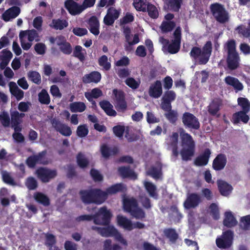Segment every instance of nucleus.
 <instances>
[{
	"mask_svg": "<svg viewBox=\"0 0 250 250\" xmlns=\"http://www.w3.org/2000/svg\"><path fill=\"white\" fill-rule=\"evenodd\" d=\"M47 152L46 150L42 151L37 154L34 155L37 164L46 165L48 164L47 160L46 159Z\"/></svg>",
	"mask_w": 250,
	"mask_h": 250,
	"instance_id": "obj_46",
	"label": "nucleus"
},
{
	"mask_svg": "<svg viewBox=\"0 0 250 250\" xmlns=\"http://www.w3.org/2000/svg\"><path fill=\"white\" fill-rule=\"evenodd\" d=\"M202 201L201 197L198 193H189L184 203V206L186 209L194 208L198 206Z\"/></svg>",
	"mask_w": 250,
	"mask_h": 250,
	"instance_id": "obj_14",
	"label": "nucleus"
},
{
	"mask_svg": "<svg viewBox=\"0 0 250 250\" xmlns=\"http://www.w3.org/2000/svg\"><path fill=\"white\" fill-rule=\"evenodd\" d=\"M164 236L168 239L172 244H175L179 238V235L175 229L173 228H167L164 229Z\"/></svg>",
	"mask_w": 250,
	"mask_h": 250,
	"instance_id": "obj_28",
	"label": "nucleus"
},
{
	"mask_svg": "<svg viewBox=\"0 0 250 250\" xmlns=\"http://www.w3.org/2000/svg\"><path fill=\"white\" fill-rule=\"evenodd\" d=\"M68 23L65 20L53 19L50 26L56 30H62L65 27H67Z\"/></svg>",
	"mask_w": 250,
	"mask_h": 250,
	"instance_id": "obj_37",
	"label": "nucleus"
},
{
	"mask_svg": "<svg viewBox=\"0 0 250 250\" xmlns=\"http://www.w3.org/2000/svg\"><path fill=\"white\" fill-rule=\"evenodd\" d=\"M182 120L184 126L187 128L198 130L200 127L198 119L189 112H185L183 114Z\"/></svg>",
	"mask_w": 250,
	"mask_h": 250,
	"instance_id": "obj_11",
	"label": "nucleus"
},
{
	"mask_svg": "<svg viewBox=\"0 0 250 250\" xmlns=\"http://www.w3.org/2000/svg\"><path fill=\"white\" fill-rule=\"evenodd\" d=\"M223 104L222 100L219 98H215L212 100L208 106V111L211 116H219L218 113L219 112L221 107Z\"/></svg>",
	"mask_w": 250,
	"mask_h": 250,
	"instance_id": "obj_16",
	"label": "nucleus"
},
{
	"mask_svg": "<svg viewBox=\"0 0 250 250\" xmlns=\"http://www.w3.org/2000/svg\"><path fill=\"white\" fill-rule=\"evenodd\" d=\"M34 198L38 203L45 207L48 206L50 205V200L49 198L42 192H36L34 195Z\"/></svg>",
	"mask_w": 250,
	"mask_h": 250,
	"instance_id": "obj_36",
	"label": "nucleus"
},
{
	"mask_svg": "<svg viewBox=\"0 0 250 250\" xmlns=\"http://www.w3.org/2000/svg\"><path fill=\"white\" fill-rule=\"evenodd\" d=\"M224 81L227 84L233 87L236 91H241L243 89V84L237 78L228 76L225 78Z\"/></svg>",
	"mask_w": 250,
	"mask_h": 250,
	"instance_id": "obj_26",
	"label": "nucleus"
},
{
	"mask_svg": "<svg viewBox=\"0 0 250 250\" xmlns=\"http://www.w3.org/2000/svg\"><path fill=\"white\" fill-rule=\"evenodd\" d=\"M118 171L121 176L124 178H131L135 179L137 178L135 173L130 169L129 167H121L118 168Z\"/></svg>",
	"mask_w": 250,
	"mask_h": 250,
	"instance_id": "obj_32",
	"label": "nucleus"
},
{
	"mask_svg": "<svg viewBox=\"0 0 250 250\" xmlns=\"http://www.w3.org/2000/svg\"><path fill=\"white\" fill-rule=\"evenodd\" d=\"M165 116L170 123L174 124L177 120L178 113L176 111L171 110L165 113Z\"/></svg>",
	"mask_w": 250,
	"mask_h": 250,
	"instance_id": "obj_55",
	"label": "nucleus"
},
{
	"mask_svg": "<svg viewBox=\"0 0 250 250\" xmlns=\"http://www.w3.org/2000/svg\"><path fill=\"white\" fill-rule=\"evenodd\" d=\"M148 3L147 0H134L133 5L137 11L146 12Z\"/></svg>",
	"mask_w": 250,
	"mask_h": 250,
	"instance_id": "obj_42",
	"label": "nucleus"
},
{
	"mask_svg": "<svg viewBox=\"0 0 250 250\" xmlns=\"http://www.w3.org/2000/svg\"><path fill=\"white\" fill-rule=\"evenodd\" d=\"M125 84L133 89H136L139 87L140 82L136 81L133 78H127L125 81Z\"/></svg>",
	"mask_w": 250,
	"mask_h": 250,
	"instance_id": "obj_60",
	"label": "nucleus"
},
{
	"mask_svg": "<svg viewBox=\"0 0 250 250\" xmlns=\"http://www.w3.org/2000/svg\"><path fill=\"white\" fill-rule=\"evenodd\" d=\"M29 79L34 83L39 84L41 82L40 74L36 71H30L28 73Z\"/></svg>",
	"mask_w": 250,
	"mask_h": 250,
	"instance_id": "obj_61",
	"label": "nucleus"
},
{
	"mask_svg": "<svg viewBox=\"0 0 250 250\" xmlns=\"http://www.w3.org/2000/svg\"><path fill=\"white\" fill-rule=\"evenodd\" d=\"M183 0H166V4L170 10L174 12H178L181 7Z\"/></svg>",
	"mask_w": 250,
	"mask_h": 250,
	"instance_id": "obj_38",
	"label": "nucleus"
},
{
	"mask_svg": "<svg viewBox=\"0 0 250 250\" xmlns=\"http://www.w3.org/2000/svg\"><path fill=\"white\" fill-rule=\"evenodd\" d=\"M35 174L42 183H48L57 175L56 170L50 169L46 167H40L36 169Z\"/></svg>",
	"mask_w": 250,
	"mask_h": 250,
	"instance_id": "obj_12",
	"label": "nucleus"
},
{
	"mask_svg": "<svg viewBox=\"0 0 250 250\" xmlns=\"http://www.w3.org/2000/svg\"><path fill=\"white\" fill-rule=\"evenodd\" d=\"M145 188L151 197L156 200L158 199V193L155 185L151 182H146L145 183Z\"/></svg>",
	"mask_w": 250,
	"mask_h": 250,
	"instance_id": "obj_34",
	"label": "nucleus"
},
{
	"mask_svg": "<svg viewBox=\"0 0 250 250\" xmlns=\"http://www.w3.org/2000/svg\"><path fill=\"white\" fill-rule=\"evenodd\" d=\"M98 64L104 71L109 70L111 67V63L108 61V58L105 55H102L99 58Z\"/></svg>",
	"mask_w": 250,
	"mask_h": 250,
	"instance_id": "obj_43",
	"label": "nucleus"
},
{
	"mask_svg": "<svg viewBox=\"0 0 250 250\" xmlns=\"http://www.w3.org/2000/svg\"><path fill=\"white\" fill-rule=\"evenodd\" d=\"M139 199L143 207L145 208L149 209L151 208L152 205L150 200L148 197L146 195H141L139 196Z\"/></svg>",
	"mask_w": 250,
	"mask_h": 250,
	"instance_id": "obj_59",
	"label": "nucleus"
},
{
	"mask_svg": "<svg viewBox=\"0 0 250 250\" xmlns=\"http://www.w3.org/2000/svg\"><path fill=\"white\" fill-rule=\"evenodd\" d=\"M238 104L242 108L243 111L248 112L250 109L249 100L246 98L239 97L237 99Z\"/></svg>",
	"mask_w": 250,
	"mask_h": 250,
	"instance_id": "obj_51",
	"label": "nucleus"
},
{
	"mask_svg": "<svg viewBox=\"0 0 250 250\" xmlns=\"http://www.w3.org/2000/svg\"><path fill=\"white\" fill-rule=\"evenodd\" d=\"M173 35L174 40L167 46V51L171 54L177 53L180 49L182 39V29L180 26L176 28Z\"/></svg>",
	"mask_w": 250,
	"mask_h": 250,
	"instance_id": "obj_10",
	"label": "nucleus"
},
{
	"mask_svg": "<svg viewBox=\"0 0 250 250\" xmlns=\"http://www.w3.org/2000/svg\"><path fill=\"white\" fill-rule=\"evenodd\" d=\"M39 101L41 104H48L50 103V96L45 89H42L39 93Z\"/></svg>",
	"mask_w": 250,
	"mask_h": 250,
	"instance_id": "obj_45",
	"label": "nucleus"
},
{
	"mask_svg": "<svg viewBox=\"0 0 250 250\" xmlns=\"http://www.w3.org/2000/svg\"><path fill=\"white\" fill-rule=\"evenodd\" d=\"M234 237L233 232L231 230H227L222 232V235L216 239V244L221 249L230 248L233 244Z\"/></svg>",
	"mask_w": 250,
	"mask_h": 250,
	"instance_id": "obj_8",
	"label": "nucleus"
},
{
	"mask_svg": "<svg viewBox=\"0 0 250 250\" xmlns=\"http://www.w3.org/2000/svg\"><path fill=\"white\" fill-rule=\"evenodd\" d=\"M57 44L60 46L61 51L64 54L69 55L71 53L72 48L70 43L67 42L65 40L61 42H58Z\"/></svg>",
	"mask_w": 250,
	"mask_h": 250,
	"instance_id": "obj_40",
	"label": "nucleus"
},
{
	"mask_svg": "<svg viewBox=\"0 0 250 250\" xmlns=\"http://www.w3.org/2000/svg\"><path fill=\"white\" fill-rule=\"evenodd\" d=\"M99 105L108 116L114 117L117 115L116 111L113 109V105L109 101H102L99 103Z\"/></svg>",
	"mask_w": 250,
	"mask_h": 250,
	"instance_id": "obj_27",
	"label": "nucleus"
},
{
	"mask_svg": "<svg viewBox=\"0 0 250 250\" xmlns=\"http://www.w3.org/2000/svg\"><path fill=\"white\" fill-rule=\"evenodd\" d=\"M123 207L126 212L136 219H143L146 217L145 212L139 207L137 200L133 197L124 199Z\"/></svg>",
	"mask_w": 250,
	"mask_h": 250,
	"instance_id": "obj_5",
	"label": "nucleus"
},
{
	"mask_svg": "<svg viewBox=\"0 0 250 250\" xmlns=\"http://www.w3.org/2000/svg\"><path fill=\"white\" fill-rule=\"evenodd\" d=\"M162 93L163 89L161 81L157 80L150 86L148 93L150 97L158 98L161 96Z\"/></svg>",
	"mask_w": 250,
	"mask_h": 250,
	"instance_id": "obj_21",
	"label": "nucleus"
},
{
	"mask_svg": "<svg viewBox=\"0 0 250 250\" xmlns=\"http://www.w3.org/2000/svg\"><path fill=\"white\" fill-rule=\"evenodd\" d=\"M239 33L246 38L250 37V21L248 22V27H238Z\"/></svg>",
	"mask_w": 250,
	"mask_h": 250,
	"instance_id": "obj_64",
	"label": "nucleus"
},
{
	"mask_svg": "<svg viewBox=\"0 0 250 250\" xmlns=\"http://www.w3.org/2000/svg\"><path fill=\"white\" fill-rule=\"evenodd\" d=\"M86 109V105L83 102H75L70 104V109L72 112H82Z\"/></svg>",
	"mask_w": 250,
	"mask_h": 250,
	"instance_id": "obj_41",
	"label": "nucleus"
},
{
	"mask_svg": "<svg viewBox=\"0 0 250 250\" xmlns=\"http://www.w3.org/2000/svg\"><path fill=\"white\" fill-rule=\"evenodd\" d=\"M13 57L11 52L7 49L2 50L0 52V68L1 70L4 69L8 64L9 62Z\"/></svg>",
	"mask_w": 250,
	"mask_h": 250,
	"instance_id": "obj_24",
	"label": "nucleus"
},
{
	"mask_svg": "<svg viewBox=\"0 0 250 250\" xmlns=\"http://www.w3.org/2000/svg\"><path fill=\"white\" fill-rule=\"evenodd\" d=\"M178 132H172L171 135L169 136V139L166 142L167 149L170 150L172 152V155L175 158H177L179 155L178 151Z\"/></svg>",
	"mask_w": 250,
	"mask_h": 250,
	"instance_id": "obj_13",
	"label": "nucleus"
},
{
	"mask_svg": "<svg viewBox=\"0 0 250 250\" xmlns=\"http://www.w3.org/2000/svg\"><path fill=\"white\" fill-rule=\"evenodd\" d=\"M94 223L99 225H108L110 222L112 214L106 207L101 208L99 211L94 214Z\"/></svg>",
	"mask_w": 250,
	"mask_h": 250,
	"instance_id": "obj_9",
	"label": "nucleus"
},
{
	"mask_svg": "<svg viewBox=\"0 0 250 250\" xmlns=\"http://www.w3.org/2000/svg\"><path fill=\"white\" fill-rule=\"evenodd\" d=\"M11 126L19 125L21 122L19 116V112L15 111L11 113Z\"/></svg>",
	"mask_w": 250,
	"mask_h": 250,
	"instance_id": "obj_62",
	"label": "nucleus"
},
{
	"mask_svg": "<svg viewBox=\"0 0 250 250\" xmlns=\"http://www.w3.org/2000/svg\"><path fill=\"white\" fill-rule=\"evenodd\" d=\"M211 150L209 148H206L204 152L194 160V165L197 167L206 166L208 162L211 155Z\"/></svg>",
	"mask_w": 250,
	"mask_h": 250,
	"instance_id": "obj_17",
	"label": "nucleus"
},
{
	"mask_svg": "<svg viewBox=\"0 0 250 250\" xmlns=\"http://www.w3.org/2000/svg\"><path fill=\"white\" fill-rule=\"evenodd\" d=\"M176 24L174 21H163L161 24V28L164 33H167L171 31L175 27Z\"/></svg>",
	"mask_w": 250,
	"mask_h": 250,
	"instance_id": "obj_48",
	"label": "nucleus"
},
{
	"mask_svg": "<svg viewBox=\"0 0 250 250\" xmlns=\"http://www.w3.org/2000/svg\"><path fill=\"white\" fill-rule=\"evenodd\" d=\"M21 13L19 7L14 6L6 10L2 15V19L6 22L9 21L11 19H15Z\"/></svg>",
	"mask_w": 250,
	"mask_h": 250,
	"instance_id": "obj_20",
	"label": "nucleus"
},
{
	"mask_svg": "<svg viewBox=\"0 0 250 250\" xmlns=\"http://www.w3.org/2000/svg\"><path fill=\"white\" fill-rule=\"evenodd\" d=\"M2 178L3 182L7 185L12 186H15L17 185L13 177L7 171H4L2 173Z\"/></svg>",
	"mask_w": 250,
	"mask_h": 250,
	"instance_id": "obj_53",
	"label": "nucleus"
},
{
	"mask_svg": "<svg viewBox=\"0 0 250 250\" xmlns=\"http://www.w3.org/2000/svg\"><path fill=\"white\" fill-rule=\"evenodd\" d=\"M76 162L78 166L82 169L86 168L89 164L88 159L81 152H79L77 155Z\"/></svg>",
	"mask_w": 250,
	"mask_h": 250,
	"instance_id": "obj_35",
	"label": "nucleus"
},
{
	"mask_svg": "<svg viewBox=\"0 0 250 250\" xmlns=\"http://www.w3.org/2000/svg\"><path fill=\"white\" fill-rule=\"evenodd\" d=\"M181 145L182 147L180 151L182 159L185 161L191 160L195 150V143L192 136L182 129L180 132Z\"/></svg>",
	"mask_w": 250,
	"mask_h": 250,
	"instance_id": "obj_1",
	"label": "nucleus"
},
{
	"mask_svg": "<svg viewBox=\"0 0 250 250\" xmlns=\"http://www.w3.org/2000/svg\"><path fill=\"white\" fill-rule=\"evenodd\" d=\"M227 163V156L225 154L220 153L218 154L212 162V168L216 171H220L223 169Z\"/></svg>",
	"mask_w": 250,
	"mask_h": 250,
	"instance_id": "obj_18",
	"label": "nucleus"
},
{
	"mask_svg": "<svg viewBox=\"0 0 250 250\" xmlns=\"http://www.w3.org/2000/svg\"><path fill=\"white\" fill-rule=\"evenodd\" d=\"M0 122L5 127L9 126L10 119L7 112L3 111L0 114Z\"/></svg>",
	"mask_w": 250,
	"mask_h": 250,
	"instance_id": "obj_52",
	"label": "nucleus"
},
{
	"mask_svg": "<svg viewBox=\"0 0 250 250\" xmlns=\"http://www.w3.org/2000/svg\"><path fill=\"white\" fill-rule=\"evenodd\" d=\"M148 174L152 177L158 179L160 177L161 172V168H158L155 167H151L148 171Z\"/></svg>",
	"mask_w": 250,
	"mask_h": 250,
	"instance_id": "obj_63",
	"label": "nucleus"
},
{
	"mask_svg": "<svg viewBox=\"0 0 250 250\" xmlns=\"http://www.w3.org/2000/svg\"><path fill=\"white\" fill-rule=\"evenodd\" d=\"M25 185L28 189L35 190L38 187V182L35 178L30 176L26 179Z\"/></svg>",
	"mask_w": 250,
	"mask_h": 250,
	"instance_id": "obj_50",
	"label": "nucleus"
},
{
	"mask_svg": "<svg viewBox=\"0 0 250 250\" xmlns=\"http://www.w3.org/2000/svg\"><path fill=\"white\" fill-rule=\"evenodd\" d=\"M218 188L221 194L228 196L232 190V186L225 181L220 180L218 182Z\"/></svg>",
	"mask_w": 250,
	"mask_h": 250,
	"instance_id": "obj_30",
	"label": "nucleus"
},
{
	"mask_svg": "<svg viewBox=\"0 0 250 250\" xmlns=\"http://www.w3.org/2000/svg\"><path fill=\"white\" fill-rule=\"evenodd\" d=\"M102 79L101 73L97 71H93L89 74H85L82 77V82L85 84L95 83H97Z\"/></svg>",
	"mask_w": 250,
	"mask_h": 250,
	"instance_id": "obj_19",
	"label": "nucleus"
},
{
	"mask_svg": "<svg viewBox=\"0 0 250 250\" xmlns=\"http://www.w3.org/2000/svg\"><path fill=\"white\" fill-rule=\"evenodd\" d=\"M86 51L80 45H76L74 49L73 56L78 58L81 62H83L85 59Z\"/></svg>",
	"mask_w": 250,
	"mask_h": 250,
	"instance_id": "obj_39",
	"label": "nucleus"
},
{
	"mask_svg": "<svg viewBox=\"0 0 250 250\" xmlns=\"http://www.w3.org/2000/svg\"><path fill=\"white\" fill-rule=\"evenodd\" d=\"M26 36L28 37V40L30 42H33L34 40H35L36 42L40 41L39 34L35 29L21 31L19 34L20 40H21V38H24Z\"/></svg>",
	"mask_w": 250,
	"mask_h": 250,
	"instance_id": "obj_23",
	"label": "nucleus"
},
{
	"mask_svg": "<svg viewBox=\"0 0 250 250\" xmlns=\"http://www.w3.org/2000/svg\"><path fill=\"white\" fill-rule=\"evenodd\" d=\"M126 190L125 186L122 183H118L112 185L109 188H107L105 191V195L103 197L104 201L107 199L108 195L115 194L118 192H123Z\"/></svg>",
	"mask_w": 250,
	"mask_h": 250,
	"instance_id": "obj_22",
	"label": "nucleus"
},
{
	"mask_svg": "<svg viewBox=\"0 0 250 250\" xmlns=\"http://www.w3.org/2000/svg\"><path fill=\"white\" fill-rule=\"evenodd\" d=\"M113 132L115 135L119 138H122L125 131L124 125H117L113 127Z\"/></svg>",
	"mask_w": 250,
	"mask_h": 250,
	"instance_id": "obj_57",
	"label": "nucleus"
},
{
	"mask_svg": "<svg viewBox=\"0 0 250 250\" xmlns=\"http://www.w3.org/2000/svg\"><path fill=\"white\" fill-rule=\"evenodd\" d=\"M210 214L215 220H217L220 218L219 210L218 207L215 203H211L209 206Z\"/></svg>",
	"mask_w": 250,
	"mask_h": 250,
	"instance_id": "obj_49",
	"label": "nucleus"
},
{
	"mask_svg": "<svg viewBox=\"0 0 250 250\" xmlns=\"http://www.w3.org/2000/svg\"><path fill=\"white\" fill-rule=\"evenodd\" d=\"M224 49L227 53L226 61L228 67L231 70L237 69L239 66L240 59L236 51L235 40L232 39L228 41L224 45Z\"/></svg>",
	"mask_w": 250,
	"mask_h": 250,
	"instance_id": "obj_2",
	"label": "nucleus"
},
{
	"mask_svg": "<svg viewBox=\"0 0 250 250\" xmlns=\"http://www.w3.org/2000/svg\"><path fill=\"white\" fill-rule=\"evenodd\" d=\"M88 131L87 125L84 124L78 126L76 133L78 137L83 138L85 137L88 134Z\"/></svg>",
	"mask_w": 250,
	"mask_h": 250,
	"instance_id": "obj_56",
	"label": "nucleus"
},
{
	"mask_svg": "<svg viewBox=\"0 0 250 250\" xmlns=\"http://www.w3.org/2000/svg\"><path fill=\"white\" fill-rule=\"evenodd\" d=\"M77 1L73 0H66L64 2V7L72 16L79 15L83 11L82 5Z\"/></svg>",
	"mask_w": 250,
	"mask_h": 250,
	"instance_id": "obj_15",
	"label": "nucleus"
},
{
	"mask_svg": "<svg viewBox=\"0 0 250 250\" xmlns=\"http://www.w3.org/2000/svg\"><path fill=\"white\" fill-rule=\"evenodd\" d=\"M101 152L104 158H108L111 155L116 154L118 152V149L116 147L111 148L106 144H104L101 147Z\"/></svg>",
	"mask_w": 250,
	"mask_h": 250,
	"instance_id": "obj_33",
	"label": "nucleus"
},
{
	"mask_svg": "<svg viewBox=\"0 0 250 250\" xmlns=\"http://www.w3.org/2000/svg\"><path fill=\"white\" fill-rule=\"evenodd\" d=\"M90 174L94 182H101L103 180V175L97 169L92 168Z\"/></svg>",
	"mask_w": 250,
	"mask_h": 250,
	"instance_id": "obj_58",
	"label": "nucleus"
},
{
	"mask_svg": "<svg viewBox=\"0 0 250 250\" xmlns=\"http://www.w3.org/2000/svg\"><path fill=\"white\" fill-rule=\"evenodd\" d=\"M146 12L148 16L152 19H156L159 16V12L157 7L153 4L148 3L146 8Z\"/></svg>",
	"mask_w": 250,
	"mask_h": 250,
	"instance_id": "obj_44",
	"label": "nucleus"
},
{
	"mask_svg": "<svg viewBox=\"0 0 250 250\" xmlns=\"http://www.w3.org/2000/svg\"><path fill=\"white\" fill-rule=\"evenodd\" d=\"M237 221L231 211H226L225 213V218L223 225L228 228H232L237 224Z\"/></svg>",
	"mask_w": 250,
	"mask_h": 250,
	"instance_id": "obj_29",
	"label": "nucleus"
},
{
	"mask_svg": "<svg viewBox=\"0 0 250 250\" xmlns=\"http://www.w3.org/2000/svg\"><path fill=\"white\" fill-rule=\"evenodd\" d=\"M212 49L211 42L208 41L206 42L202 49L197 46L193 47L189 55L194 60H198L199 64H206L209 61Z\"/></svg>",
	"mask_w": 250,
	"mask_h": 250,
	"instance_id": "obj_3",
	"label": "nucleus"
},
{
	"mask_svg": "<svg viewBox=\"0 0 250 250\" xmlns=\"http://www.w3.org/2000/svg\"><path fill=\"white\" fill-rule=\"evenodd\" d=\"M248 112L240 111L234 113L232 115L231 121L233 124L236 125L240 123V121L244 124H247L249 119V116L247 114Z\"/></svg>",
	"mask_w": 250,
	"mask_h": 250,
	"instance_id": "obj_25",
	"label": "nucleus"
},
{
	"mask_svg": "<svg viewBox=\"0 0 250 250\" xmlns=\"http://www.w3.org/2000/svg\"><path fill=\"white\" fill-rule=\"evenodd\" d=\"M176 97L175 92L173 90H167L166 91L162 98V100H165L169 102L174 101Z\"/></svg>",
	"mask_w": 250,
	"mask_h": 250,
	"instance_id": "obj_54",
	"label": "nucleus"
},
{
	"mask_svg": "<svg viewBox=\"0 0 250 250\" xmlns=\"http://www.w3.org/2000/svg\"><path fill=\"white\" fill-rule=\"evenodd\" d=\"M93 230H97L102 236H114L116 240L124 246H127V241L123 237L122 234L113 226H108L106 228H100L92 226Z\"/></svg>",
	"mask_w": 250,
	"mask_h": 250,
	"instance_id": "obj_7",
	"label": "nucleus"
},
{
	"mask_svg": "<svg viewBox=\"0 0 250 250\" xmlns=\"http://www.w3.org/2000/svg\"><path fill=\"white\" fill-rule=\"evenodd\" d=\"M45 236V245L48 248L49 250H51L52 247H53L57 242L56 237L53 234L48 233H46Z\"/></svg>",
	"mask_w": 250,
	"mask_h": 250,
	"instance_id": "obj_47",
	"label": "nucleus"
},
{
	"mask_svg": "<svg viewBox=\"0 0 250 250\" xmlns=\"http://www.w3.org/2000/svg\"><path fill=\"white\" fill-rule=\"evenodd\" d=\"M117 220L118 224L120 227L129 231L133 229V223L126 217L118 215Z\"/></svg>",
	"mask_w": 250,
	"mask_h": 250,
	"instance_id": "obj_31",
	"label": "nucleus"
},
{
	"mask_svg": "<svg viewBox=\"0 0 250 250\" xmlns=\"http://www.w3.org/2000/svg\"><path fill=\"white\" fill-rule=\"evenodd\" d=\"M209 9L217 22L225 23L229 21V13L222 4L218 2L212 3L210 5Z\"/></svg>",
	"mask_w": 250,
	"mask_h": 250,
	"instance_id": "obj_6",
	"label": "nucleus"
},
{
	"mask_svg": "<svg viewBox=\"0 0 250 250\" xmlns=\"http://www.w3.org/2000/svg\"><path fill=\"white\" fill-rule=\"evenodd\" d=\"M79 194L82 202L85 204L94 203L100 205L104 202L103 197L105 193L99 188L81 190Z\"/></svg>",
	"mask_w": 250,
	"mask_h": 250,
	"instance_id": "obj_4",
	"label": "nucleus"
}]
</instances>
